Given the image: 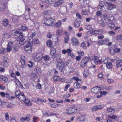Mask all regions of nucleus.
I'll list each match as a JSON object with an SVG mask.
<instances>
[{
	"label": "nucleus",
	"mask_w": 122,
	"mask_h": 122,
	"mask_svg": "<svg viewBox=\"0 0 122 122\" xmlns=\"http://www.w3.org/2000/svg\"><path fill=\"white\" fill-rule=\"evenodd\" d=\"M109 52L112 55L114 54L115 52L114 49L113 48H112L111 49L110 48L109 49Z\"/></svg>",
	"instance_id": "obj_46"
},
{
	"label": "nucleus",
	"mask_w": 122,
	"mask_h": 122,
	"mask_svg": "<svg viewBox=\"0 0 122 122\" xmlns=\"http://www.w3.org/2000/svg\"><path fill=\"white\" fill-rule=\"evenodd\" d=\"M104 3L103 2H100L99 5L98 6V9H100L101 11L104 8Z\"/></svg>",
	"instance_id": "obj_19"
},
{
	"label": "nucleus",
	"mask_w": 122,
	"mask_h": 122,
	"mask_svg": "<svg viewBox=\"0 0 122 122\" xmlns=\"http://www.w3.org/2000/svg\"><path fill=\"white\" fill-rule=\"evenodd\" d=\"M107 112L108 113H113L114 112V110L112 108H108L107 109Z\"/></svg>",
	"instance_id": "obj_43"
},
{
	"label": "nucleus",
	"mask_w": 122,
	"mask_h": 122,
	"mask_svg": "<svg viewBox=\"0 0 122 122\" xmlns=\"http://www.w3.org/2000/svg\"><path fill=\"white\" fill-rule=\"evenodd\" d=\"M15 95L16 97L18 98L19 100L21 102L23 101L24 99H25V96L23 93L20 92V91L16 92Z\"/></svg>",
	"instance_id": "obj_3"
},
{
	"label": "nucleus",
	"mask_w": 122,
	"mask_h": 122,
	"mask_svg": "<svg viewBox=\"0 0 122 122\" xmlns=\"http://www.w3.org/2000/svg\"><path fill=\"white\" fill-rule=\"evenodd\" d=\"M22 30L18 29L13 30L12 32V34L14 36H16L18 37L20 36H22Z\"/></svg>",
	"instance_id": "obj_6"
},
{
	"label": "nucleus",
	"mask_w": 122,
	"mask_h": 122,
	"mask_svg": "<svg viewBox=\"0 0 122 122\" xmlns=\"http://www.w3.org/2000/svg\"><path fill=\"white\" fill-rule=\"evenodd\" d=\"M25 57L24 56H23L21 57V59L20 60V61L22 65L23 66V67H25L27 65V64L25 63Z\"/></svg>",
	"instance_id": "obj_14"
},
{
	"label": "nucleus",
	"mask_w": 122,
	"mask_h": 122,
	"mask_svg": "<svg viewBox=\"0 0 122 122\" xmlns=\"http://www.w3.org/2000/svg\"><path fill=\"white\" fill-rule=\"evenodd\" d=\"M3 59L4 64L6 66H8V60L6 57H3Z\"/></svg>",
	"instance_id": "obj_25"
},
{
	"label": "nucleus",
	"mask_w": 122,
	"mask_h": 122,
	"mask_svg": "<svg viewBox=\"0 0 122 122\" xmlns=\"http://www.w3.org/2000/svg\"><path fill=\"white\" fill-rule=\"evenodd\" d=\"M25 104L28 106H30L31 103L29 100L28 99H24L23 100Z\"/></svg>",
	"instance_id": "obj_20"
},
{
	"label": "nucleus",
	"mask_w": 122,
	"mask_h": 122,
	"mask_svg": "<svg viewBox=\"0 0 122 122\" xmlns=\"http://www.w3.org/2000/svg\"><path fill=\"white\" fill-rule=\"evenodd\" d=\"M108 25L110 29L114 28L115 27V25L114 23L110 22L108 23Z\"/></svg>",
	"instance_id": "obj_26"
},
{
	"label": "nucleus",
	"mask_w": 122,
	"mask_h": 122,
	"mask_svg": "<svg viewBox=\"0 0 122 122\" xmlns=\"http://www.w3.org/2000/svg\"><path fill=\"white\" fill-rule=\"evenodd\" d=\"M53 20V19H52L51 17L44 18L43 20V21L44 22L43 23V25L46 26H52L54 23Z\"/></svg>",
	"instance_id": "obj_2"
},
{
	"label": "nucleus",
	"mask_w": 122,
	"mask_h": 122,
	"mask_svg": "<svg viewBox=\"0 0 122 122\" xmlns=\"http://www.w3.org/2000/svg\"><path fill=\"white\" fill-rule=\"evenodd\" d=\"M98 110L97 106H95L93 107L92 109V111H96Z\"/></svg>",
	"instance_id": "obj_51"
},
{
	"label": "nucleus",
	"mask_w": 122,
	"mask_h": 122,
	"mask_svg": "<svg viewBox=\"0 0 122 122\" xmlns=\"http://www.w3.org/2000/svg\"><path fill=\"white\" fill-rule=\"evenodd\" d=\"M81 46L84 49H86V48L85 43L84 42H83L81 44Z\"/></svg>",
	"instance_id": "obj_45"
},
{
	"label": "nucleus",
	"mask_w": 122,
	"mask_h": 122,
	"mask_svg": "<svg viewBox=\"0 0 122 122\" xmlns=\"http://www.w3.org/2000/svg\"><path fill=\"white\" fill-rule=\"evenodd\" d=\"M45 2L48 4H51L52 3V0H45Z\"/></svg>",
	"instance_id": "obj_58"
},
{
	"label": "nucleus",
	"mask_w": 122,
	"mask_h": 122,
	"mask_svg": "<svg viewBox=\"0 0 122 122\" xmlns=\"http://www.w3.org/2000/svg\"><path fill=\"white\" fill-rule=\"evenodd\" d=\"M72 41L75 46H77L78 45L79 42L78 40L75 37L73 38L72 39Z\"/></svg>",
	"instance_id": "obj_13"
},
{
	"label": "nucleus",
	"mask_w": 122,
	"mask_h": 122,
	"mask_svg": "<svg viewBox=\"0 0 122 122\" xmlns=\"http://www.w3.org/2000/svg\"><path fill=\"white\" fill-rule=\"evenodd\" d=\"M117 68H118L119 66H122V60H117L116 62Z\"/></svg>",
	"instance_id": "obj_16"
},
{
	"label": "nucleus",
	"mask_w": 122,
	"mask_h": 122,
	"mask_svg": "<svg viewBox=\"0 0 122 122\" xmlns=\"http://www.w3.org/2000/svg\"><path fill=\"white\" fill-rule=\"evenodd\" d=\"M69 68L68 71V73H70L73 72L74 71V69L73 67H69Z\"/></svg>",
	"instance_id": "obj_39"
},
{
	"label": "nucleus",
	"mask_w": 122,
	"mask_h": 122,
	"mask_svg": "<svg viewBox=\"0 0 122 122\" xmlns=\"http://www.w3.org/2000/svg\"><path fill=\"white\" fill-rule=\"evenodd\" d=\"M107 81L109 83H112L113 82L114 80H113L112 79H107Z\"/></svg>",
	"instance_id": "obj_50"
},
{
	"label": "nucleus",
	"mask_w": 122,
	"mask_h": 122,
	"mask_svg": "<svg viewBox=\"0 0 122 122\" xmlns=\"http://www.w3.org/2000/svg\"><path fill=\"white\" fill-rule=\"evenodd\" d=\"M78 53L79 55L81 56H83L84 55V52L81 51H79L78 52Z\"/></svg>",
	"instance_id": "obj_47"
},
{
	"label": "nucleus",
	"mask_w": 122,
	"mask_h": 122,
	"mask_svg": "<svg viewBox=\"0 0 122 122\" xmlns=\"http://www.w3.org/2000/svg\"><path fill=\"white\" fill-rule=\"evenodd\" d=\"M63 3L62 0H59L57 1L54 4V6L55 7H57L60 4H62Z\"/></svg>",
	"instance_id": "obj_22"
},
{
	"label": "nucleus",
	"mask_w": 122,
	"mask_h": 122,
	"mask_svg": "<svg viewBox=\"0 0 122 122\" xmlns=\"http://www.w3.org/2000/svg\"><path fill=\"white\" fill-rule=\"evenodd\" d=\"M61 21H59L57 22L56 24V26L57 27H59L61 26Z\"/></svg>",
	"instance_id": "obj_42"
},
{
	"label": "nucleus",
	"mask_w": 122,
	"mask_h": 122,
	"mask_svg": "<svg viewBox=\"0 0 122 122\" xmlns=\"http://www.w3.org/2000/svg\"><path fill=\"white\" fill-rule=\"evenodd\" d=\"M43 59L47 61L49 60V57L48 56H46L44 57Z\"/></svg>",
	"instance_id": "obj_59"
},
{
	"label": "nucleus",
	"mask_w": 122,
	"mask_h": 122,
	"mask_svg": "<svg viewBox=\"0 0 122 122\" xmlns=\"http://www.w3.org/2000/svg\"><path fill=\"white\" fill-rule=\"evenodd\" d=\"M19 48V47L17 45L13 46L12 50L13 52L15 53L18 51Z\"/></svg>",
	"instance_id": "obj_23"
},
{
	"label": "nucleus",
	"mask_w": 122,
	"mask_h": 122,
	"mask_svg": "<svg viewBox=\"0 0 122 122\" xmlns=\"http://www.w3.org/2000/svg\"><path fill=\"white\" fill-rule=\"evenodd\" d=\"M11 49L12 50V48L11 47H9L7 46V47L6 48L7 51L8 52H10L11 50Z\"/></svg>",
	"instance_id": "obj_53"
},
{
	"label": "nucleus",
	"mask_w": 122,
	"mask_h": 122,
	"mask_svg": "<svg viewBox=\"0 0 122 122\" xmlns=\"http://www.w3.org/2000/svg\"><path fill=\"white\" fill-rule=\"evenodd\" d=\"M96 14L97 16H99L102 15V13L100 11H99L96 12Z\"/></svg>",
	"instance_id": "obj_63"
},
{
	"label": "nucleus",
	"mask_w": 122,
	"mask_h": 122,
	"mask_svg": "<svg viewBox=\"0 0 122 122\" xmlns=\"http://www.w3.org/2000/svg\"><path fill=\"white\" fill-rule=\"evenodd\" d=\"M36 101H37V103L39 104H41L43 102H46L45 100H42L40 98H37L36 99Z\"/></svg>",
	"instance_id": "obj_27"
},
{
	"label": "nucleus",
	"mask_w": 122,
	"mask_h": 122,
	"mask_svg": "<svg viewBox=\"0 0 122 122\" xmlns=\"http://www.w3.org/2000/svg\"><path fill=\"white\" fill-rule=\"evenodd\" d=\"M101 90V88L98 86L94 87L91 89L92 92L95 93H98Z\"/></svg>",
	"instance_id": "obj_10"
},
{
	"label": "nucleus",
	"mask_w": 122,
	"mask_h": 122,
	"mask_svg": "<svg viewBox=\"0 0 122 122\" xmlns=\"http://www.w3.org/2000/svg\"><path fill=\"white\" fill-rule=\"evenodd\" d=\"M26 121H29L31 118V117L30 114H27L26 117H25Z\"/></svg>",
	"instance_id": "obj_44"
},
{
	"label": "nucleus",
	"mask_w": 122,
	"mask_h": 122,
	"mask_svg": "<svg viewBox=\"0 0 122 122\" xmlns=\"http://www.w3.org/2000/svg\"><path fill=\"white\" fill-rule=\"evenodd\" d=\"M109 118H110L112 119H115L117 118V116L116 115H113L112 116H110L109 117Z\"/></svg>",
	"instance_id": "obj_52"
},
{
	"label": "nucleus",
	"mask_w": 122,
	"mask_h": 122,
	"mask_svg": "<svg viewBox=\"0 0 122 122\" xmlns=\"http://www.w3.org/2000/svg\"><path fill=\"white\" fill-rule=\"evenodd\" d=\"M18 18L19 17L18 16L15 15H14L13 16L12 20L14 22H18L19 21Z\"/></svg>",
	"instance_id": "obj_28"
},
{
	"label": "nucleus",
	"mask_w": 122,
	"mask_h": 122,
	"mask_svg": "<svg viewBox=\"0 0 122 122\" xmlns=\"http://www.w3.org/2000/svg\"><path fill=\"white\" fill-rule=\"evenodd\" d=\"M69 37H66L64 38V42L65 43H67L68 41Z\"/></svg>",
	"instance_id": "obj_57"
},
{
	"label": "nucleus",
	"mask_w": 122,
	"mask_h": 122,
	"mask_svg": "<svg viewBox=\"0 0 122 122\" xmlns=\"http://www.w3.org/2000/svg\"><path fill=\"white\" fill-rule=\"evenodd\" d=\"M46 44L48 46L51 47L52 46V42L50 40H48Z\"/></svg>",
	"instance_id": "obj_35"
},
{
	"label": "nucleus",
	"mask_w": 122,
	"mask_h": 122,
	"mask_svg": "<svg viewBox=\"0 0 122 122\" xmlns=\"http://www.w3.org/2000/svg\"><path fill=\"white\" fill-rule=\"evenodd\" d=\"M105 44L104 41L103 40H100L98 42V44L99 45H102Z\"/></svg>",
	"instance_id": "obj_49"
},
{
	"label": "nucleus",
	"mask_w": 122,
	"mask_h": 122,
	"mask_svg": "<svg viewBox=\"0 0 122 122\" xmlns=\"http://www.w3.org/2000/svg\"><path fill=\"white\" fill-rule=\"evenodd\" d=\"M71 62L70 60H68L66 63V65L69 68V67H71Z\"/></svg>",
	"instance_id": "obj_40"
},
{
	"label": "nucleus",
	"mask_w": 122,
	"mask_h": 122,
	"mask_svg": "<svg viewBox=\"0 0 122 122\" xmlns=\"http://www.w3.org/2000/svg\"><path fill=\"white\" fill-rule=\"evenodd\" d=\"M0 94L1 96L3 97H5L7 98H9L10 97L9 94L7 93H5L4 92H0Z\"/></svg>",
	"instance_id": "obj_18"
},
{
	"label": "nucleus",
	"mask_w": 122,
	"mask_h": 122,
	"mask_svg": "<svg viewBox=\"0 0 122 122\" xmlns=\"http://www.w3.org/2000/svg\"><path fill=\"white\" fill-rule=\"evenodd\" d=\"M89 71L88 69L84 70L83 72V74L84 76L86 77L89 74Z\"/></svg>",
	"instance_id": "obj_33"
},
{
	"label": "nucleus",
	"mask_w": 122,
	"mask_h": 122,
	"mask_svg": "<svg viewBox=\"0 0 122 122\" xmlns=\"http://www.w3.org/2000/svg\"><path fill=\"white\" fill-rule=\"evenodd\" d=\"M107 16L106 15H103L101 16V18L102 20L103 19L104 20L107 17Z\"/></svg>",
	"instance_id": "obj_54"
},
{
	"label": "nucleus",
	"mask_w": 122,
	"mask_h": 122,
	"mask_svg": "<svg viewBox=\"0 0 122 122\" xmlns=\"http://www.w3.org/2000/svg\"><path fill=\"white\" fill-rule=\"evenodd\" d=\"M77 111V107H75L73 106L67 109L66 110V112L67 114H71L73 113H76V112Z\"/></svg>",
	"instance_id": "obj_4"
},
{
	"label": "nucleus",
	"mask_w": 122,
	"mask_h": 122,
	"mask_svg": "<svg viewBox=\"0 0 122 122\" xmlns=\"http://www.w3.org/2000/svg\"><path fill=\"white\" fill-rule=\"evenodd\" d=\"M54 80L55 81H58L59 80V77L57 76H55L53 78Z\"/></svg>",
	"instance_id": "obj_56"
},
{
	"label": "nucleus",
	"mask_w": 122,
	"mask_h": 122,
	"mask_svg": "<svg viewBox=\"0 0 122 122\" xmlns=\"http://www.w3.org/2000/svg\"><path fill=\"white\" fill-rule=\"evenodd\" d=\"M116 40L118 41L117 42L121 41L122 40V35H119L117 36L116 38Z\"/></svg>",
	"instance_id": "obj_34"
},
{
	"label": "nucleus",
	"mask_w": 122,
	"mask_h": 122,
	"mask_svg": "<svg viewBox=\"0 0 122 122\" xmlns=\"http://www.w3.org/2000/svg\"><path fill=\"white\" fill-rule=\"evenodd\" d=\"M32 47V45L29 43L27 45L25 46V49L26 51V52L29 53H30L31 52V49Z\"/></svg>",
	"instance_id": "obj_11"
},
{
	"label": "nucleus",
	"mask_w": 122,
	"mask_h": 122,
	"mask_svg": "<svg viewBox=\"0 0 122 122\" xmlns=\"http://www.w3.org/2000/svg\"><path fill=\"white\" fill-rule=\"evenodd\" d=\"M17 40L18 41L20 44L21 45H25L24 47L26 45H27L30 43H29V40L25 41V38L23 34H22V36H20L18 38Z\"/></svg>",
	"instance_id": "obj_1"
},
{
	"label": "nucleus",
	"mask_w": 122,
	"mask_h": 122,
	"mask_svg": "<svg viewBox=\"0 0 122 122\" xmlns=\"http://www.w3.org/2000/svg\"><path fill=\"white\" fill-rule=\"evenodd\" d=\"M106 66L107 68L111 69L112 68V63L108 62L106 65Z\"/></svg>",
	"instance_id": "obj_31"
},
{
	"label": "nucleus",
	"mask_w": 122,
	"mask_h": 122,
	"mask_svg": "<svg viewBox=\"0 0 122 122\" xmlns=\"http://www.w3.org/2000/svg\"><path fill=\"white\" fill-rule=\"evenodd\" d=\"M86 116L85 115L80 116L79 117V119L80 121H84L85 120Z\"/></svg>",
	"instance_id": "obj_29"
},
{
	"label": "nucleus",
	"mask_w": 122,
	"mask_h": 122,
	"mask_svg": "<svg viewBox=\"0 0 122 122\" xmlns=\"http://www.w3.org/2000/svg\"><path fill=\"white\" fill-rule=\"evenodd\" d=\"M5 52L6 50L5 48H3L1 49L0 52L2 54L5 53Z\"/></svg>",
	"instance_id": "obj_61"
},
{
	"label": "nucleus",
	"mask_w": 122,
	"mask_h": 122,
	"mask_svg": "<svg viewBox=\"0 0 122 122\" xmlns=\"http://www.w3.org/2000/svg\"><path fill=\"white\" fill-rule=\"evenodd\" d=\"M60 58V54H57L55 55L54 58V61L58 60Z\"/></svg>",
	"instance_id": "obj_32"
},
{
	"label": "nucleus",
	"mask_w": 122,
	"mask_h": 122,
	"mask_svg": "<svg viewBox=\"0 0 122 122\" xmlns=\"http://www.w3.org/2000/svg\"><path fill=\"white\" fill-rule=\"evenodd\" d=\"M29 43H30V44L32 46L33 44H38L39 43V40L37 39L29 40Z\"/></svg>",
	"instance_id": "obj_12"
},
{
	"label": "nucleus",
	"mask_w": 122,
	"mask_h": 122,
	"mask_svg": "<svg viewBox=\"0 0 122 122\" xmlns=\"http://www.w3.org/2000/svg\"><path fill=\"white\" fill-rule=\"evenodd\" d=\"M65 67L64 64L62 62H58L56 64V68L61 72L65 70Z\"/></svg>",
	"instance_id": "obj_5"
},
{
	"label": "nucleus",
	"mask_w": 122,
	"mask_h": 122,
	"mask_svg": "<svg viewBox=\"0 0 122 122\" xmlns=\"http://www.w3.org/2000/svg\"><path fill=\"white\" fill-rule=\"evenodd\" d=\"M9 72H11V73L10 74V75L12 77H13L15 79H16L17 80H18L16 77L15 74L13 73V71L12 70H10Z\"/></svg>",
	"instance_id": "obj_30"
},
{
	"label": "nucleus",
	"mask_w": 122,
	"mask_h": 122,
	"mask_svg": "<svg viewBox=\"0 0 122 122\" xmlns=\"http://www.w3.org/2000/svg\"><path fill=\"white\" fill-rule=\"evenodd\" d=\"M94 61L95 62H97L98 61V58L97 56H95L94 57Z\"/></svg>",
	"instance_id": "obj_64"
},
{
	"label": "nucleus",
	"mask_w": 122,
	"mask_h": 122,
	"mask_svg": "<svg viewBox=\"0 0 122 122\" xmlns=\"http://www.w3.org/2000/svg\"><path fill=\"white\" fill-rule=\"evenodd\" d=\"M89 58L87 57H84L82 60L80 64L81 67L83 68L85 66L86 64L89 61Z\"/></svg>",
	"instance_id": "obj_7"
},
{
	"label": "nucleus",
	"mask_w": 122,
	"mask_h": 122,
	"mask_svg": "<svg viewBox=\"0 0 122 122\" xmlns=\"http://www.w3.org/2000/svg\"><path fill=\"white\" fill-rule=\"evenodd\" d=\"M9 20L8 19H5L3 20V24L5 26H7L8 25Z\"/></svg>",
	"instance_id": "obj_21"
},
{
	"label": "nucleus",
	"mask_w": 122,
	"mask_h": 122,
	"mask_svg": "<svg viewBox=\"0 0 122 122\" xmlns=\"http://www.w3.org/2000/svg\"><path fill=\"white\" fill-rule=\"evenodd\" d=\"M35 74H37L38 72H41V70L39 68H36L35 70Z\"/></svg>",
	"instance_id": "obj_41"
},
{
	"label": "nucleus",
	"mask_w": 122,
	"mask_h": 122,
	"mask_svg": "<svg viewBox=\"0 0 122 122\" xmlns=\"http://www.w3.org/2000/svg\"><path fill=\"white\" fill-rule=\"evenodd\" d=\"M114 49L115 53H118L120 52V49L119 48H117Z\"/></svg>",
	"instance_id": "obj_62"
},
{
	"label": "nucleus",
	"mask_w": 122,
	"mask_h": 122,
	"mask_svg": "<svg viewBox=\"0 0 122 122\" xmlns=\"http://www.w3.org/2000/svg\"><path fill=\"white\" fill-rule=\"evenodd\" d=\"M116 7V5L112 3H109L108 4L107 9L109 10H111L115 8Z\"/></svg>",
	"instance_id": "obj_15"
},
{
	"label": "nucleus",
	"mask_w": 122,
	"mask_h": 122,
	"mask_svg": "<svg viewBox=\"0 0 122 122\" xmlns=\"http://www.w3.org/2000/svg\"><path fill=\"white\" fill-rule=\"evenodd\" d=\"M5 118L6 120H8L9 119V116L8 113H6L5 114Z\"/></svg>",
	"instance_id": "obj_55"
},
{
	"label": "nucleus",
	"mask_w": 122,
	"mask_h": 122,
	"mask_svg": "<svg viewBox=\"0 0 122 122\" xmlns=\"http://www.w3.org/2000/svg\"><path fill=\"white\" fill-rule=\"evenodd\" d=\"M82 11L81 12V14L82 15H87L89 13V12L88 9V7H82Z\"/></svg>",
	"instance_id": "obj_9"
},
{
	"label": "nucleus",
	"mask_w": 122,
	"mask_h": 122,
	"mask_svg": "<svg viewBox=\"0 0 122 122\" xmlns=\"http://www.w3.org/2000/svg\"><path fill=\"white\" fill-rule=\"evenodd\" d=\"M43 55L42 53H39L36 54L34 59L36 61H41L43 58Z\"/></svg>",
	"instance_id": "obj_8"
},
{
	"label": "nucleus",
	"mask_w": 122,
	"mask_h": 122,
	"mask_svg": "<svg viewBox=\"0 0 122 122\" xmlns=\"http://www.w3.org/2000/svg\"><path fill=\"white\" fill-rule=\"evenodd\" d=\"M108 19L110 21L114 19V18L113 16H109L108 17Z\"/></svg>",
	"instance_id": "obj_60"
},
{
	"label": "nucleus",
	"mask_w": 122,
	"mask_h": 122,
	"mask_svg": "<svg viewBox=\"0 0 122 122\" xmlns=\"http://www.w3.org/2000/svg\"><path fill=\"white\" fill-rule=\"evenodd\" d=\"M51 50L50 54L52 56L55 54L56 51L55 49L53 48H52V49H51Z\"/></svg>",
	"instance_id": "obj_37"
},
{
	"label": "nucleus",
	"mask_w": 122,
	"mask_h": 122,
	"mask_svg": "<svg viewBox=\"0 0 122 122\" xmlns=\"http://www.w3.org/2000/svg\"><path fill=\"white\" fill-rule=\"evenodd\" d=\"M13 44V42H9L8 43V44L7 45V46H8L9 47H11L12 48L13 46L12 45Z\"/></svg>",
	"instance_id": "obj_48"
},
{
	"label": "nucleus",
	"mask_w": 122,
	"mask_h": 122,
	"mask_svg": "<svg viewBox=\"0 0 122 122\" xmlns=\"http://www.w3.org/2000/svg\"><path fill=\"white\" fill-rule=\"evenodd\" d=\"M77 83H75L74 84V86L76 89H78L80 87V85L78 84Z\"/></svg>",
	"instance_id": "obj_38"
},
{
	"label": "nucleus",
	"mask_w": 122,
	"mask_h": 122,
	"mask_svg": "<svg viewBox=\"0 0 122 122\" xmlns=\"http://www.w3.org/2000/svg\"><path fill=\"white\" fill-rule=\"evenodd\" d=\"M80 20H76L75 21L74 26L76 28H78L80 25Z\"/></svg>",
	"instance_id": "obj_24"
},
{
	"label": "nucleus",
	"mask_w": 122,
	"mask_h": 122,
	"mask_svg": "<svg viewBox=\"0 0 122 122\" xmlns=\"http://www.w3.org/2000/svg\"><path fill=\"white\" fill-rule=\"evenodd\" d=\"M44 14L46 15H51L52 14V12L51 10H49L45 11Z\"/></svg>",
	"instance_id": "obj_36"
},
{
	"label": "nucleus",
	"mask_w": 122,
	"mask_h": 122,
	"mask_svg": "<svg viewBox=\"0 0 122 122\" xmlns=\"http://www.w3.org/2000/svg\"><path fill=\"white\" fill-rule=\"evenodd\" d=\"M61 13L63 14L65 13L67 11V8L65 6L61 7L60 9Z\"/></svg>",
	"instance_id": "obj_17"
}]
</instances>
